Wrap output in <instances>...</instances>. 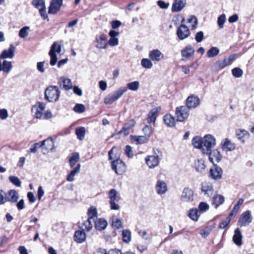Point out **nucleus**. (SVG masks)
<instances>
[{
  "mask_svg": "<svg viewBox=\"0 0 254 254\" xmlns=\"http://www.w3.org/2000/svg\"><path fill=\"white\" fill-rule=\"evenodd\" d=\"M233 75L237 78L240 77L243 74V70L239 67H235L232 70Z\"/></svg>",
  "mask_w": 254,
  "mask_h": 254,
  "instance_id": "56",
  "label": "nucleus"
},
{
  "mask_svg": "<svg viewBox=\"0 0 254 254\" xmlns=\"http://www.w3.org/2000/svg\"><path fill=\"white\" fill-rule=\"evenodd\" d=\"M201 214L198 209L196 208H192L189 210L188 216L194 221H197Z\"/></svg>",
  "mask_w": 254,
  "mask_h": 254,
  "instance_id": "30",
  "label": "nucleus"
},
{
  "mask_svg": "<svg viewBox=\"0 0 254 254\" xmlns=\"http://www.w3.org/2000/svg\"><path fill=\"white\" fill-rule=\"evenodd\" d=\"M37 105L33 106L31 110L35 118L41 119L43 116V112L46 109V105L43 102H38Z\"/></svg>",
  "mask_w": 254,
  "mask_h": 254,
  "instance_id": "11",
  "label": "nucleus"
},
{
  "mask_svg": "<svg viewBox=\"0 0 254 254\" xmlns=\"http://www.w3.org/2000/svg\"><path fill=\"white\" fill-rule=\"evenodd\" d=\"M189 115L190 110L186 106L178 107L176 109L175 115L178 122L184 121L189 117Z\"/></svg>",
  "mask_w": 254,
  "mask_h": 254,
  "instance_id": "4",
  "label": "nucleus"
},
{
  "mask_svg": "<svg viewBox=\"0 0 254 254\" xmlns=\"http://www.w3.org/2000/svg\"><path fill=\"white\" fill-rule=\"evenodd\" d=\"M177 34L180 40H184L189 36L190 33L188 27L183 24L178 28Z\"/></svg>",
  "mask_w": 254,
  "mask_h": 254,
  "instance_id": "17",
  "label": "nucleus"
},
{
  "mask_svg": "<svg viewBox=\"0 0 254 254\" xmlns=\"http://www.w3.org/2000/svg\"><path fill=\"white\" fill-rule=\"evenodd\" d=\"M243 235L239 228L235 230V234L233 237V242L238 247L242 245Z\"/></svg>",
  "mask_w": 254,
  "mask_h": 254,
  "instance_id": "27",
  "label": "nucleus"
},
{
  "mask_svg": "<svg viewBox=\"0 0 254 254\" xmlns=\"http://www.w3.org/2000/svg\"><path fill=\"white\" fill-rule=\"evenodd\" d=\"M226 20V17L225 14H222L218 17L217 24L220 29H222L224 27Z\"/></svg>",
  "mask_w": 254,
  "mask_h": 254,
  "instance_id": "54",
  "label": "nucleus"
},
{
  "mask_svg": "<svg viewBox=\"0 0 254 254\" xmlns=\"http://www.w3.org/2000/svg\"><path fill=\"white\" fill-rule=\"evenodd\" d=\"M39 148H42L41 142L35 143L33 145H32L30 149V151L32 153H36L37 151V149Z\"/></svg>",
  "mask_w": 254,
  "mask_h": 254,
  "instance_id": "61",
  "label": "nucleus"
},
{
  "mask_svg": "<svg viewBox=\"0 0 254 254\" xmlns=\"http://www.w3.org/2000/svg\"><path fill=\"white\" fill-rule=\"evenodd\" d=\"M18 198V193L15 190H10L7 193V201L8 200L11 202H16Z\"/></svg>",
  "mask_w": 254,
  "mask_h": 254,
  "instance_id": "29",
  "label": "nucleus"
},
{
  "mask_svg": "<svg viewBox=\"0 0 254 254\" xmlns=\"http://www.w3.org/2000/svg\"><path fill=\"white\" fill-rule=\"evenodd\" d=\"M127 91V88L126 87H121L117 90L107 95L104 98V103L105 104H111L120 97H121L125 92Z\"/></svg>",
  "mask_w": 254,
  "mask_h": 254,
  "instance_id": "2",
  "label": "nucleus"
},
{
  "mask_svg": "<svg viewBox=\"0 0 254 254\" xmlns=\"http://www.w3.org/2000/svg\"><path fill=\"white\" fill-rule=\"evenodd\" d=\"M149 57L154 62H159L162 60L164 55L158 49H154L149 53Z\"/></svg>",
  "mask_w": 254,
  "mask_h": 254,
  "instance_id": "22",
  "label": "nucleus"
},
{
  "mask_svg": "<svg viewBox=\"0 0 254 254\" xmlns=\"http://www.w3.org/2000/svg\"><path fill=\"white\" fill-rule=\"evenodd\" d=\"M108 223L107 221L103 218H96L94 222V226L96 230L102 231L107 227Z\"/></svg>",
  "mask_w": 254,
  "mask_h": 254,
  "instance_id": "26",
  "label": "nucleus"
},
{
  "mask_svg": "<svg viewBox=\"0 0 254 254\" xmlns=\"http://www.w3.org/2000/svg\"><path fill=\"white\" fill-rule=\"evenodd\" d=\"M156 192L159 194H164L167 191L166 183L162 180H158L155 186Z\"/></svg>",
  "mask_w": 254,
  "mask_h": 254,
  "instance_id": "25",
  "label": "nucleus"
},
{
  "mask_svg": "<svg viewBox=\"0 0 254 254\" xmlns=\"http://www.w3.org/2000/svg\"><path fill=\"white\" fill-rule=\"evenodd\" d=\"M202 139L205 151L211 149L216 144L215 138L210 134L205 135Z\"/></svg>",
  "mask_w": 254,
  "mask_h": 254,
  "instance_id": "12",
  "label": "nucleus"
},
{
  "mask_svg": "<svg viewBox=\"0 0 254 254\" xmlns=\"http://www.w3.org/2000/svg\"><path fill=\"white\" fill-rule=\"evenodd\" d=\"M186 0H175L172 4L171 10L172 12L181 11L186 6Z\"/></svg>",
  "mask_w": 254,
  "mask_h": 254,
  "instance_id": "21",
  "label": "nucleus"
},
{
  "mask_svg": "<svg viewBox=\"0 0 254 254\" xmlns=\"http://www.w3.org/2000/svg\"><path fill=\"white\" fill-rule=\"evenodd\" d=\"M203 153L208 155L209 161L213 165H216L215 163H218L221 160L222 156L220 152L217 149L213 151L211 149L205 151V149H203Z\"/></svg>",
  "mask_w": 254,
  "mask_h": 254,
  "instance_id": "8",
  "label": "nucleus"
},
{
  "mask_svg": "<svg viewBox=\"0 0 254 254\" xmlns=\"http://www.w3.org/2000/svg\"><path fill=\"white\" fill-rule=\"evenodd\" d=\"M214 227V225L210 226V227H207L205 229L201 230L200 231V234L203 238H206L209 235L210 232Z\"/></svg>",
  "mask_w": 254,
  "mask_h": 254,
  "instance_id": "57",
  "label": "nucleus"
},
{
  "mask_svg": "<svg viewBox=\"0 0 254 254\" xmlns=\"http://www.w3.org/2000/svg\"><path fill=\"white\" fill-rule=\"evenodd\" d=\"M142 131L145 134L144 136H146L148 139V137L152 134V127L148 126H146L143 128Z\"/></svg>",
  "mask_w": 254,
  "mask_h": 254,
  "instance_id": "60",
  "label": "nucleus"
},
{
  "mask_svg": "<svg viewBox=\"0 0 254 254\" xmlns=\"http://www.w3.org/2000/svg\"><path fill=\"white\" fill-rule=\"evenodd\" d=\"M79 159V155L78 153H73L71 156L69 158V163L71 167H73L76 164V163Z\"/></svg>",
  "mask_w": 254,
  "mask_h": 254,
  "instance_id": "47",
  "label": "nucleus"
},
{
  "mask_svg": "<svg viewBox=\"0 0 254 254\" xmlns=\"http://www.w3.org/2000/svg\"><path fill=\"white\" fill-rule=\"evenodd\" d=\"M94 222L95 220L92 219V218H88L86 221H85L83 223L85 230L87 231L91 230L93 227V223H94Z\"/></svg>",
  "mask_w": 254,
  "mask_h": 254,
  "instance_id": "49",
  "label": "nucleus"
},
{
  "mask_svg": "<svg viewBox=\"0 0 254 254\" xmlns=\"http://www.w3.org/2000/svg\"><path fill=\"white\" fill-rule=\"evenodd\" d=\"M135 122L134 120L131 119L128 121L126 124V127H123V128L118 132V134L124 133L125 135L128 134L127 130L134 126Z\"/></svg>",
  "mask_w": 254,
  "mask_h": 254,
  "instance_id": "31",
  "label": "nucleus"
},
{
  "mask_svg": "<svg viewBox=\"0 0 254 254\" xmlns=\"http://www.w3.org/2000/svg\"><path fill=\"white\" fill-rule=\"evenodd\" d=\"M194 167L197 172L199 173H202L205 168L204 160L201 159H197L195 161Z\"/></svg>",
  "mask_w": 254,
  "mask_h": 254,
  "instance_id": "36",
  "label": "nucleus"
},
{
  "mask_svg": "<svg viewBox=\"0 0 254 254\" xmlns=\"http://www.w3.org/2000/svg\"><path fill=\"white\" fill-rule=\"evenodd\" d=\"M29 29V27L27 26L23 27L21 28L19 32V36L20 38H24L28 34V30Z\"/></svg>",
  "mask_w": 254,
  "mask_h": 254,
  "instance_id": "58",
  "label": "nucleus"
},
{
  "mask_svg": "<svg viewBox=\"0 0 254 254\" xmlns=\"http://www.w3.org/2000/svg\"><path fill=\"white\" fill-rule=\"evenodd\" d=\"M75 132L77 135V138L80 140H82L85 136V128L84 127H80L76 128L75 129Z\"/></svg>",
  "mask_w": 254,
  "mask_h": 254,
  "instance_id": "42",
  "label": "nucleus"
},
{
  "mask_svg": "<svg viewBox=\"0 0 254 254\" xmlns=\"http://www.w3.org/2000/svg\"><path fill=\"white\" fill-rule=\"evenodd\" d=\"M236 135L238 139L242 140L243 142H244V138L246 136L248 137L249 135V132L245 130H239L236 131Z\"/></svg>",
  "mask_w": 254,
  "mask_h": 254,
  "instance_id": "41",
  "label": "nucleus"
},
{
  "mask_svg": "<svg viewBox=\"0 0 254 254\" xmlns=\"http://www.w3.org/2000/svg\"><path fill=\"white\" fill-rule=\"evenodd\" d=\"M73 110L78 113H83L85 110V106L83 104H77L74 106Z\"/></svg>",
  "mask_w": 254,
  "mask_h": 254,
  "instance_id": "59",
  "label": "nucleus"
},
{
  "mask_svg": "<svg viewBox=\"0 0 254 254\" xmlns=\"http://www.w3.org/2000/svg\"><path fill=\"white\" fill-rule=\"evenodd\" d=\"M8 116V112L6 109H2L0 110V119L4 120L7 118Z\"/></svg>",
  "mask_w": 254,
  "mask_h": 254,
  "instance_id": "64",
  "label": "nucleus"
},
{
  "mask_svg": "<svg viewBox=\"0 0 254 254\" xmlns=\"http://www.w3.org/2000/svg\"><path fill=\"white\" fill-rule=\"evenodd\" d=\"M199 98L194 95H191L188 97L186 100V107L188 109H194L197 107L199 104Z\"/></svg>",
  "mask_w": 254,
  "mask_h": 254,
  "instance_id": "13",
  "label": "nucleus"
},
{
  "mask_svg": "<svg viewBox=\"0 0 254 254\" xmlns=\"http://www.w3.org/2000/svg\"><path fill=\"white\" fill-rule=\"evenodd\" d=\"M123 241L124 242L128 243L131 240V232L128 230H124L122 231Z\"/></svg>",
  "mask_w": 254,
  "mask_h": 254,
  "instance_id": "43",
  "label": "nucleus"
},
{
  "mask_svg": "<svg viewBox=\"0 0 254 254\" xmlns=\"http://www.w3.org/2000/svg\"><path fill=\"white\" fill-rule=\"evenodd\" d=\"M80 169V164H78L67 176L66 180L68 182H72L74 180V177L76 174L79 173Z\"/></svg>",
  "mask_w": 254,
  "mask_h": 254,
  "instance_id": "38",
  "label": "nucleus"
},
{
  "mask_svg": "<svg viewBox=\"0 0 254 254\" xmlns=\"http://www.w3.org/2000/svg\"><path fill=\"white\" fill-rule=\"evenodd\" d=\"M201 190L204 195H206L207 196H211L214 191L212 185L207 182L202 183Z\"/></svg>",
  "mask_w": 254,
  "mask_h": 254,
  "instance_id": "18",
  "label": "nucleus"
},
{
  "mask_svg": "<svg viewBox=\"0 0 254 254\" xmlns=\"http://www.w3.org/2000/svg\"><path fill=\"white\" fill-rule=\"evenodd\" d=\"M61 92L57 86H50L45 91V98L50 102H56L59 100Z\"/></svg>",
  "mask_w": 254,
  "mask_h": 254,
  "instance_id": "1",
  "label": "nucleus"
},
{
  "mask_svg": "<svg viewBox=\"0 0 254 254\" xmlns=\"http://www.w3.org/2000/svg\"><path fill=\"white\" fill-rule=\"evenodd\" d=\"M111 167L117 175H121L125 172L126 165L122 160L117 159L112 162Z\"/></svg>",
  "mask_w": 254,
  "mask_h": 254,
  "instance_id": "7",
  "label": "nucleus"
},
{
  "mask_svg": "<svg viewBox=\"0 0 254 254\" xmlns=\"http://www.w3.org/2000/svg\"><path fill=\"white\" fill-rule=\"evenodd\" d=\"M222 170L219 166L213 165V166L210 169L209 173L211 178L218 180L222 178Z\"/></svg>",
  "mask_w": 254,
  "mask_h": 254,
  "instance_id": "15",
  "label": "nucleus"
},
{
  "mask_svg": "<svg viewBox=\"0 0 254 254\" xmlns=\"http://www.w3.org/2000/svg\"><path fill=\"white\" fill-rule=\"evenodd\" d=\"M12 68L11 62L4 61L2 64L0 61V71H3L4 72L8 73Z\"/></svg>",
  "mask_w": 254,
  "mask_h": 254,
  "instance_id": "34",
  "label": "nucleus"
},
{
  "mask_svg": "<svg viewBox=\"0 0 254 254\" xmlns=\"http://www.w3.org/2000/svg\"><path fill=\"white\" fill-rule=\"evenodd\" d=\"M180 200L185 203L192 202L194 200L193 190L189 187L184 188L180 195Z\"/></svg>",
  "mask_w": 254,
  "mask_h": 254,
  "instance_id": "5",
  "label": "nucleus"
},
{
  "mask_svg": "<svg viewBox=\"0 0 254 254\" xmlns=\"http://www.w3.org/2000/svg\"><path fill=\"white\" fill-rule=\"evenodd\" d=\"M7 201L6 195L3 190H0V205L4 204Z\"/></svg>",
  "mask_w": 254,
  "mask_h": 254,
  "instance_id": "62",
  "label": "nucleus"
},
{
  "mask_svg": "<svg viewBox=\"0 0 254 254\" xmlns=\"http://www.w3.org/2000/svg\"><path fill=\"white\" fill-rule=\"evenodd\" d=\"M164 122L168 127H173L175 125V118L170 114H167L164 117Z\"/></svg>",
  "mask_w": 254,
  "mask_h": 254,
  "instance_id": "35",
  "label": "nucleus"
},
{
  "mask_svg": "<svg viewBox=\"0 0 254 254\" xmlns=\"http://www.w3.org/2000/svg\"><path fill=\"white\" fill-rule=\"evenodd\" d=\"M109 197L111 209L119 210L120 206L116 203V201H118L121 199L119 193L115 189H112L109 192Z\"/></svg>",
  "mask_w": 254,
  "mask_h": 254,
  "instance_id": "6",
  "label": "nucleus"
},
{
  "mask_svg": "<svg viewBox=\"0 0 254 254\" xmlns=\"http://www.w3.org/2000/svg\"><path fill=\"white\" fill-rule=\"evenodd\" d=\"M252 221L251 212L247 210L240 215L238 221V225L240 227L246 226L249 225L252 222Z\"/></svg>",
  "mask_w": 254,
  "mask_h": 254,
  "instance_id": "9",
  "label": "nucleus"
},
{
  "mask_svg": "<svg viewBox=\"0 0 254 254\" xmlns=\"http://www.w3.org/2000/svg\"><path fill=\"white\" fill-rule=\"evenodd\" d=\"M32 4L36 8L40 9L41 8H44L45 6V1L44 0H33Z\"/></svg>",
  "mask_w": 254,
  "mask_h": 254,
  "instance_id": "50",
  "label": "nucleus"
},
{
  "mask_svg": "<svg viewBox=\"0 0 254 254\" xmlns=\"http://www.w3.org/2000/svg\"><path fill=\"white\" fill-rule=\"evenodd\" d=\"M219 53V50L216 47H212L207 52V55L209 58H212L216 56Z\"/></svg>",
  "mask_w": 254,
  "mask_h": 254,
  "instance_id": "48",
  "label": "nucleus"
},
{
  "mask_svg": "<svg viewBox=\"0 0 254 254\" xmlns=\"http://www.w3.org/2000/svg\"><path fill=\"white\" fill-rule=\"evenodd\" d=\"M63 4V0H52L49 7L48 13L55 14L60 10Z\"/></svg>",
  "mask_w": 254,
  "mask_h": 254,
  "instance_id": "14",
  "label": "nucleus"
},
{
  "mask_svg": "<svg viewBox=\"0 0 254 254\" xmlns=\"http://www.w3.org/2000/svg\"><path fill=\"white\" fill-rule=\"evenodd\" d=\"M107 40V37L105 34L98 35L96 36L94 42L95 46L98 49H106L108 46Z\"/></svg>",
  "mask_w": 254,
  "mask_h": 254,
  "instance_id": "10",
  "label": "nucleus"
},
{
  "mask_svg": "<svg viewBox=\"0 0 254 254\" xmlns=\"http://www.w3.org/2000/svg\"><path fill=\"white\" fill-rule=\"evenodd\" d=\"M159 112L158 108L152 109L148 115L147 121L149 123H154Z\"/></svg>",
  "mask_w": 254,
  "mask_h": 254,
  "instance_id": "33",
  "label": "nucleus"
},
{
  "mask_svg": "<svg viewBox=\"0 0 254 254\" xmlns=\"http://www.w3.org/2000/svg\"><path fill=\"white\" fill-rule=\"evenodd\" d=\"M188 22L192 24L191 29H195L197 27L198 21L194 15H190L188 19Z\"/></svg>",
  "mask_w": 254,
  "mask_h": 254,
  "instance_id": "52",
  "label": "nucleus"
},
{
  "mask_svg": "<svg viewBox=\"0 0 254 254\" xmlns=\"http://www.w3.org/2000/svg\"><path fill=\"white\" fill-rule=\"evenodd\" d=\"M57 47V42H55L53 43L51 47V49L49 52V55L51 58L50 64L51 65L53 66L55 65L58 61L57 56L56 54V48Z\"/></svg>",
  "mask_w": 254,
  "mask_h": 254,
  "instance_id": "23",
  "label": "nucleus"
},
{
  "mask_svg": "<svg viewBox=\"0 0 254 254\" xmlns=\"http://www.w3.org/2000/svg\"><path fill=\"white\" fill-rule=\"evenodd\" d=\"M43 153L45 154L50 151H53L55 148L53 140L52 138H48L41 141Z\"/></svg>",
  "mask_w": 254,
  "mask_h": 254,
  "instance_id": "16",
  "label": "nucleus"
},
{
  "mask_svg": "<svg viewBox=\"0 0 254 254\" xmlns=\"http://www.w3.org/2000/svg\"><path fill=\"white\" fill-rule=\"evenodd\" d=\"M88 215L89 216L88 218H92L93 220H95V218H97V209L94 207L92 206L90 208L88 211Z\"/></svg>",
  "mask_w": 254,
  "mask_h": 254,
  "instance_id": "51",
  "label": "nucleus"
},
{
  "mask_svg": "<svg viewBox=\"0 0 254 254\" xmlns=\"http://www.w3.org/2000/svg\"><path fill=\"white\" fill-rule=\"evenodd\" d=\"M141 65L143 67L150 69L152 67L153 64L150 59L143 58L141 61Z\"/></svg>",
  "mask_w": 254,
  "mask_h": 254,
  "instance_id": "46",
  "label": "nucleus"
},
{
  "mask_svg": "<svg viewBox=\"0 0 254 254\" xmlns=\"http://www.w3.org/2000/svg\"><path fill=\"white\" fill-rule=\"evenodd\" d=\"M192 142L195 148L202 149V152H203V149L205 148L203 146L202 138L196 136L193 138Z\"/></svg>",
  "mask_w": 254,
  "mask_h": 254,
  "instance_id": "37",
  "label": "nucleus"
},
{
  "mask_svg": "<svg viewBox=\"0 0 254 254\" xmlns=\"http://www.w3.org/2000/svg\"><path fill=\"white\" fill-rule=\"evenodd\" d=\"M154 154L145 157V161L150 168H154L158 165L159 160L162 157L161 153L158 149L154 150Z\"/></svg>",
  "mask_w": 254,
  "mask_h": 254,
  "instance_id": "3",
  "label": "nucleus"
},
{
  "mask_svg": "<svg viewBox=\"0 0 254 254\" xmlns=\"http://www.w3.org/2000/svg\"><path fill=\"white\" fill-rule=\"evenodd\" d=\"M224 197L220 194H216L214 196L213 199V204L215 205V208L218 207L222 204L224 201Z\"/></svg>",
  "mask_w": 254,
  "mask_h": 254,
  "instance_id": "39",
  "label": "nucleus"
},
{
  "mask_svg": "<svg viewBox=\"0 0 254 254\" xmlns=\"http://www.w3.org/2000/svg\"><path fill=\"white\" fill-rule=\"evenodd\" d=\"M230 221L231 219L229 218V217H228L225 220H224L221 223H220L219 226V228L220 229L225 228L230 223Z\"/></svg>",
  "mask_w": 254,
  "mask_h": 254,
  "instance_id": "63",
  "label": "nucleus"
},
{
  "mask_svg": "<svg viewBox=\"0 0 254 254\" xmlns=\"http://www.w3.org/2000/svg\"><path fill=\"white\" fill-rule=\"evenodd\" d=\"M221 147L224 151H231L235 149L236 145L228 138H225L221 142Z\"/></svg>",
  "mask_w": 254,
  "mask_h": 254,
  "instance_id": "20",
  "label": "nucleus"
},
{
  "mask_svg": "<svg viewBox=\"0 0 254 254\" xmlns=\"http://www.w3.org/2000/svg\"><path fill=\"white\" fill-rule=\"evenodd\" d=\"M209 208V205L204 202H201L198 205V210L200 211L201 214L206 211Z\"/></svg>",
  "mask_w": 254,
  "mask_h": 254,
  "instance_id": "55",
  "label": "nucleus"
},
{
  "mask_svg": "<svg viewBox=\"0 0 254 254\" xmlns=\"http://www.w3.org/2000/svg\"><path fill=\"white\" fill-rule=\"evenodd\" d=\"M139 86V82L137 81H134L127 83L126 88L127 89H128L130 90L136 91L138 89Z\"/></svg>",
  "mask_w": 254,
  "mask_h": 254,
  "instance_id": "45",
  "label": "nucleus"
},
{
  "mask_svg": "<svg viewBox=\"0 0 254 254\" xmlns=\"http://www.w3.org/2000/svg\"><path fill=\"white\" fill-rule=\"evenodd\" d=\"M131 139L133 140L134 141H136L139 144H143L144 143H146L148 139L147 138L146 136H145L144 135L141 136H137V135H131L130 136Z\"/></svg>",
  "mask_w": 254,
  "mask_h": 254,
  "instance_id": "40",
  "label": "nucleus"
},
{
  "mask_svg": "<svg viewBox=\"0 0 254 254\" xmlns=\"http://www.w3.org/2000/svg\"><path fill=\"white\" fill-rule=\"evenodd\" d=\"M228 65L229 64L226 61V58L223 60L218 61L214 64V66L217 69H223Z\"/></svg>",
  "mask_w": 254,
  "mask_h": 254,
  "instance_id": "44",
  "label": "nucleus"
},
{
  "mask_svg": "<svg viewBox=\"0 0 254 254\" xmlns=\"http://www.w3.org/2000/svg\"><path fill=\"white\" fill-rule=\"evenodd\" d=\"M74 237L75 241L79 243H81L85 241L86 235L83 231L78 230L75 231Z\"/></svg>",
  "mask_w": 254,
  "mask_h": 254,
  "instance_id": "32",
  "label": "nucleus"
},
{
  "mask_svg": "<svg viewBox=\"0 0 254 254\" xmlns=\"http://www.w3.org/2000/svg\"><path fill=\"white\" fill-rule=\"evenodd\" d=\"M194 50L191 46L189 45L183 49L181 51V55L183 58L189 59L194 54ZM184 60V59H182Z\"/></svg>",
  "mask_w": 254,
  "mask_h": 254,
  "instance_id": "28",
  "label": "nucleus"
},
{
  "mask_svg": "<svg viewBox=\"0 0 254 254\" xmlns=\"http://www.w3.org/2000/svg\"><path fill=\"white\" fill-rule=\"evenodd\" d=\"M8 179L10 182L11 183L14 185H15V186L17 187H20L21 186V182L17 177L14 176H10L8 177Z\"/></svg>",
  "mask_w": 254,
  "mask_h": 254,
  "instance_id": "53",
  "label": "nucleus"
},
{
  "mask_svg": "<svg viewBox=\"0 0 254 254\" xmlns=\"http://www.w3.org/2000/svg\"><path fill=\"white\" fill-rule=\"evenodd\" d=\"M59 84L61 87L63 86V89L65 90H68L71 89L72 84L71 80L69 78L65 77H61L58 81Z\"/></svg>",
  "mask_w": 254,
  "mask_h": 254,
  "instance_id": "24",
  "label": "nucleus"
},
{
  "mask_svg": "<svg viewBox=\"0 0 254 254\" xmlns=\"http://www.w3.org/2000/svg\"><path fill=\"white\" fill-rule=\"evenodd\" d=\"M15 48L13 45H10L8 49L3 50L0 55V59H12L14 56Z\"/></svg>",
  "mask_w": 254,
  "mask_h": 254,
  "instance_id": "19",
  "label": "nucleus"
}]
</instances>
